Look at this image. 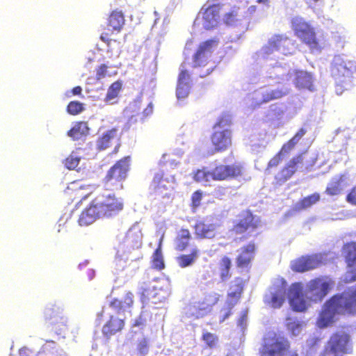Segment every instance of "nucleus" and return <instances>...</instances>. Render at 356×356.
<instances>
[{
  "label": "nucleus",
  "mask_w": 356,
  "mask_h": 356,
  "mask_svg": "<svg viewBox=\"0 0 356 356\" xmlns=\"http://www.w3.org/2000/svg\"><path fill=\"white\" fill-rule=\"evenodd\" d=\"M356 313V285L340 296H334L323 305L317 321L323 328L333 323L339 314Z\"/></svg>",
  "instance_id": "nucleus-1"
},
{
  "label": "nucleus",
  "mask_w": 356,
  "mask_h": 356,
  "mask_svg": "<svg viewBox=\"0 0 356 356\" xmlns=\"http://www.w3.org/2000/svg\"><path fill=\"white\" fill-rule=\"evenodd\" d=\"M291 29L294 35L302 43L309 47L311 50H320L321 44L317 38L315 28L303 17L296 16L291 20Z\"/></svg>",
  "instance_id": "nucleus-2"
},
{
  "label": "nucleus",
  "mask_w": 356,
  "mask_h": 356,
  "mask_svg": "<svg viewBox=\"0 0 356 356\" xmlns=\"http://www.w3.org/2000/svg\"><path fill=\"white\" fill-rule=\"evenodd\" d=\"M223 4L219 0H207L201 8L197 16L206 30H211L217 27L220 22L221 11Z\"/></svg>",
  "instance_id": "nucleus-3"
},
{
  "label": "nucleus",
  "mask_w": 356,
  "mask_h": 356,
  "mask_svg": "<svg viewBox=\"0 0 356 356\" xmlns=\"http://www.w3.org/2000/svg\"><path fill=\"white\" fill-rule=\"evenodd\" d=\"M334 284V281L329 277H321L312 280L307 283L304 289L305 296L312 302H321Z\"/></svg>",
  "instance_id": "nucleus-4"
},
{
  "label": "nucleus",
  "mask_w": 356,
  "mask_h": 356,
  "mask_svg": "<svg viewBox=\"0 0 356 356\" xmlns=\"http://www.w3.org/2000/svg\"><path fill=\"white\" fill-rule=\"evenodd\" d=\"M330 73L337 81L346 82L356 73V62L339 56H335L331 63Z\"/></svg>",
  "instance_id": "nucleus-5"
},
{
  "label": "nucleus",
  "mask_w": 356,
  "mask_h": 356,
  "mask_svg": "<svg viewBox=\"0 0 356 356\" xmlns=\"http://www.w3.org/2000/svg\"><path fill=\"white\" fill-rule=\"evenodd\" d=\"M100 218L111 216L122 209V203L110 192L97 196L93 201Z\"/></svg>",
  "instance_id": "nucleus-6"
},
{
  "label": "nucleus",
  "mask_w": 356,
  "mask_h": 356,
  "mask_svg": "<svg viewBox=\"0 0 356 356\" xmlns=\"http://www.w3.org/2000/svg\"><path fill=\"white\" fill-rule=\"evenodd\" d=\"M289 347L284 337L274 336L264 339V346L261 356H298L295 353L288 352Z\"/></svg>",
  "instance_id": "nucleus-7"
},
{
  "label": "nucleus",
  "mask_w": 356,
  "mask_h": 356,
  "mask_svg": "<svg viewBox=\"0 0 356 356\" xmlns=\"http://www.w3.org/2000/svg\"><path fill=\"white\" fill-rule=\"evenodd\" d=\"M143 296L156 304L164 301L170 295L168 284L166 281L155 280L146 287H143Z\"/></svg>",
  "instance_id": "nucleus-8"
},
{
  "label": "nucleus",
  "mask_w": 356,
  "mask_h": 356,
  "mask_svg": "<svg viewBox=\"0 0 356 356\" xmlns=\"http://www.w3.org/2000/svg\"><path fill=\"white\" fill-rule=\"evenodd\" d=\"M218 44L219 40L217 38H211L200 43L193 56V67L206 66L209 61L212 52Z\"/></svg>",
  "instance_id": "nucleus-9"
},
{
  "label": "nucleus",
  "mask_w": 356,
  "mask_h": 356,
  "mask_svg": "<svg viewBox=\"0 0 356 356\" xmlns=\"http://www.w3.org/2000/svg\"><path fill=\"white\" fill-rule=\"evenodd\" d=\"M289 304L292 309L297 312H304L312 302L305 296V291L301 283H294L289 288L288 292Z\"/></svg>",
  "instance_id": "nucleus-10"
},
{
  "label": "nucleus",
  "mask_w": 356,
  "mask_h": 356,
  "mask_svg": "<svg viewBox=\"0 0 356 356\" xmlns=\"http://www.w3.org/2000/svg\"><path fill=\"white\" fill-rule=\"evenodd\" d=\"M218 300V294H209L206 296L205 301L186 306L184 308V313L188 318L203 317L211 312L212 306L216 304Z\"/></svg>",
  "instance_id": "nucleus-11"
},
{
  "label": "nucleus",
  "mask_w": 356,
  "mask_h": 356,
  "mask_svg": "<svg viewBox=\"0 0 356 356\" xmlns=\"http://www.w3.org/2000/svg\"><path fill=\"white\" fill-rule=\"evenodd\" d=\"M327 254H316L307 257H302L291 261V269L297 272H305L317 268L327 261Z\"/></svg>",
  "instance_id": "nucleus-12"
},
{
  "label": "nucleus",
  "mask_w": 356,
  "mask_h": 356,
  "mask_svg": "<svg viewBox=\"0 0 356 356\" xmlns=\"http://www.w3.org/2000/svg\"><path fill=\"white\" fill-rule=\"evenodd\" d=\"M129 157H124L108 172L105 177V186L107 188V190L112 189L113 186L125 179L129 170Z\"/></svg>",
  "instance_id": "nucleus-13"
},
{
  "label": "nucleus",
  "mask_w": 356,
  "mask_h": 356,
  "mask_svg": "<svg viewBox=\"0 0 356 356\" xmlns=\"http://www.w3.org/2000/svg\"><path fill=\"white\" fill-rule=\"evenodd\" d=\"M349 336L344 332L334 334L329 341V348H327L323 356H343L341 353L348 350Z\"/></svg>",
  "instance_id": "nucleus-14"
},
{
  "label": "nucleus",
  "mask_w": 356,
  "mask_h": 356,
  "mask_svg": "<svg viewBox=\"0 0 356 356\" xmlns=\"http://www.w3.org/2000/svg\"><path fill=\"white\" fill-rule=\"evenodd\" d=\"M124 24V16L121 11L113 10L109 15L107 22V31L103 32L100 40L108 46L110 45V35L114 33H119Z\"/></svg>",
  "instance_id": "nucleus-15"
},
{
  "label": "nucleus",
  "mask_w": 356,
  "mask_h": 356,
  "mask_svg": "<svg viewBox=\"0 0 356 356\" xmlns=\"http://www.w3.org/2000/svg\"><path fill=\"white\" fill-rule=\"evenodd\" d=\"M285 298V282L284 280H280L269 289L268 292L264 296V301L272 307L280 308L284 302Z\"/></svg>",
  "instance_id": "nucleus-16"
},
{
  "label": "nucleus",
  "mask_w": 356,
  "mask_h": 356,
  "mask_svg": "<svg viewBox=\"0 0 356 356\" xmlns=\"http://www.w3.org/2000/svg\"><path fill=\"white\" fill-rule=\"evenodd\" d=\"M211 142L216 152L227 149L232 145V130H214L211 136Z\"/></svg>",
  "instance_id": "nucleus-17"
},
{
  "label": "nucleus",
  "mask_w": 356,
  "mask_h": 356,
  "mask_svg": "<svg viewBox=\"0 0 356 356\" xmlns=\"http://www.w3.org/2000/svg\"><path fill=\"white\" fill-rule=\"evenodd\" d=\"M289 43V38L286 35L276 34L270 38L267 44L264 46L263 51L267 55L278 51H282L284 54H286L289 51L287 46Z\"/></svg>",
  "instance_id": "nucleus-18"
},
{
  "label": "nucleus",
  "mask_w": 356,
  "mask_h": 356,
  "mask_svg": "<svg viewBox=\"0 0 356 356\" xmlns=\"http://www.w3.org/2000/svg\"><path fill=\"white\" fill-rule=\"evenodd\" d=\"M142 245V233L138 223H135L127 232L122 244V249L128 250L139 248Z\"/></svg>",
  "instance_id": "nucleus-19"
},
{
  "label": "nucleus",
  "mask_w": 356,
  "mask_h": 356,
  "mask_svg": "<svg viewBox=\"0 0 356 356\" xmlns=\"http://www.w3.org/2000/svg\"><path fill=\"white\" fill-rule=\"evenodd\" d=\"M151 186L156 195L162 198H169L173 189L172 182L163 177V174L156 173L153 179Z\"/></svg>",
  "instance_id": "nucleus-20"
},
{
  "label": "nucleus",
  "mask_w": 356,
  "mask_h": 356,
  "mask_svg": "<svg viewBox=\"0 0 356 356\" xmlns=\"http://www.w3.org/2000/svg\"><path fill=\"white\" fill-rule=\"evenodd\" d=\"M220 227L218 221L210 222L208 220L200 221L195 226V233L200 238H213L216 236L217 230Z\"/></svg>",
  "instance_id": "nucleus-21"
},
{
  "label": "nucleus",
  "mask_w": 356,
  "mask_h": 356,
  "mask_svg": "<svg viewBox=\"0 0 356 356\" xmlns=\"http://www.w3.org/2000/svg\"><path fill=\"white\" fill-rule=\"evenodd\" d=\"M241 173V167L238 165H220L211 171L212 180H224L229 177H237Z\"/></svg>",
  "instance_id": "nucleus-22"
},
{
  "label": "nucleus",
  "mask_w": 356,
  "mask_h": 356,
  "mask_svg": "<svg viewBox=\"0 0 356 356\" xmlns=\"http://www.w3.org/2000/svg\"><path fill=\"white\" fill-rule=\"evenodd\" d=\"M349 184L346 175L334 177L327 184L325 193L329 195L339 194Z\"/></svg>",
  "instance_id": "nucleus-23"
},
{
  "label": "nucleus",
  "mask_w": 356,
  "mask_h": 356,
  "mask_svg": "<svg viewBox=\"0 0 356 356\" xmlns=\"http://www.w3.org/2000/svg\"><path fill=\"white\" fill-rule=\"evenodd\" d=\"M302 157H293L289 161H286L285 166L277 175L278 179L285 181L291 177L298 168H302L300 167Z\"/></svg>",
  "instance_id": "nucleus-24"
},
{
  "label": "nucleus",
  "mask_w": 356,
  "mask_h": 356,
  "mask_svg": "<svg viewBox=\"0 0 356 356\" xmlns=\"http://www.w3.org/2000/svg\"><path fill=\"white\" fill-rule=\"evenodd\" d=\"M90 132L88 122L84 121L76 122L67 131V136L74 140H78L86 137Z\"/></svg>",
  "instance_id": "nucleus-25"
},
{
  "label": "nucleus",
  "mask_w": 356,
  "mask_h": 356,
  "mask_svg": "<svg viewBox=\"0 0 356 356\" xmlns=\"http://www.w3.org/2000/svg\"><path fill=\"white\" fill-rule=\"evenodd\" d=\"M123 327L124 321L122 319L111 316L110 321L103 327L102 333L106 337L109 338L120 331Z\"/></svg>",
  "instance_id": "nucleus-26"
},
{
  "label": "nucleus",
  "mask_w": 356,
  "mask_h": 356,
  "mask_svg": "<svg viewBox=\"0 0 356 356\" xmlns=\"http://www.w3.org/2000/svg\"><path fill=\"white\" fill-rule=\"evenodd\" d=\"M134 295L131 292H127L125 296L121 299H115L110 302V307L115 309L117 312H127L133 304Z\"/></svg>",
  "instance_id": "nucleus-27"
},
{
  "label": "nucleus",
  "mask_w": 356,
  "mask_h": 356,
  "mask_svg": "<svg viewBox=\"0 0 356 356\" xmlns=\"http://www.w3.org/2000/svg\"><path fill=\"white\" fill-rule=\"evenodd\" d=\"M295 84L299 88H307L309 90H312V76L307 72L298 71L296 72Z\"/></svg>",
  "instance_id": "nucleus-28"
},
{
  "label": "nucleus",
  "mask_w": 356,
  "mask_h": 356,
  "mask_svg": "<svg viewBox=\"0 0 356 356\" xmlns=\"http://www.w3.org/2000/svg\"><path fill=\"white\" fill-rule=\"evenodd\" d=\"M259 219L252 216V213H246L243 219L236 226L235 231L237 233H241L250 228L254 229L258 226Z\"/></svg>",
  "instance_id": "nucleus-29"
},
{
  "label": "nucleus",
  "mask_w": 356,
  "mask_h": 356,
  "mask_svg": "<svg viewBox=\"0 0 356 356\" xmlns=\"http://www.w3.org/2000/svg\"><path fill=\"white\" fill-rule=\"evenodd\" d=\"M93 202L89 208L86 209L80 216L79 223L81 226L92 224L97 218H100Z\"/></svg>",
  "instance_id": "nucleus-30"
},
{
  "label": "nucleus",
  "mask_w": 356,
  "mask_h": 356,
  "mask_svg": "<svg viewBox=\"0 0 356 356\" xmlns=\"http://www.w3.org/2000/svg\"><path fill=\"white\" fill-rule=\"evenodd\" d=\"M93 202L89 208L86 209L80 216L79 223L81 226L92 224L97 218H100Z\"/></svg>",
  "instance_id": "nucleus-31"
},
{
  "label": "nucleus",
  "mask_w": 356,
  "mask_h": 356,
  "mask_svg": "<svg viewBox=\"0 0 356 356\" xmlns=\"http://www.w3.org/2000/svg\"><path fill=\"white\" fill-rule=\"evenodd\" d=\"M254 245L248 244L242 249L241 252L237 258V264L239 267H245L250 262L254 257Z\"/></svg>",
  "instance_id": "nucleus-32"
},
{
  "label": "nucleus",
  "mask_w": 356,
  "mask_h": 356,
  "mask_svg": "<svg viewBox=\"0 0 356 356\" xmlns=\"http://www.w3.org/2000/svg\"><path fill=\"white\" fill-rule=\"evenodd\" d=\"M236 289L234 290H232V288L230 289V291L228 293V298L227 300L228 311H225L223 318L222 319L221 321H224L226 318H228V316L230 315V310L236 304L240 297L242 288L238 284L236 285Z\"/></svg>",
  "instance_id": "nucleus-33"
},
{
  "label": "nucleus",
  "mask_w": 356,
  "mask_h": 356,
  "mask_svg": "<svg viewBox=\"0 0 356 356\" xmlns=\"http://www.w3.org/2000/svg\"><path fill=\"white\" fill-rule=\"evenodd\" d=\"M343 254L346 257L348 266L353 267L356 264V243L345 245L343 248Z\"/></svg>",
  "instance_id": "nucleus-34"
},
{
  "label": "nucleus",
  "mask_w": 356,
  "mask_h": 356,
  "mask_svg": "<svg viewBox=\"0 0 356 356\" xmlns=\"http://www.w3.org/2000/svg\"><path fill=\"white\" fill-rule=\"evenodd\" d=\"M118 129L113 128L107 131L102 136L99 138L97 143V148L99 150L106 149L110 144V142L117 136Z\"/></svg>",
  "instance_id": "nucleus-35"
},
{
  "label": "nucleus",
  "mask_w": 356,
  "mask_h": 356,
  "mask_svg": "<svg viewBox=\"0 0 356 356\" xmlns=\"http://www.w3.org/2000/svg\"><path fill=\"white\" fill-rule=\"evenodd\" d=\"M286 90L279 88L266 90L261 95V103H267L270 101L282 98L286 95Z\"/></svg>",
  "instance_id": "nucleus-36"
},
{
  "label": "nucleus",
  "mask_w": 356,
  "mask_h": 356,
  "mask_svg": "<svg viewBox=\"0 0 356 356\" xmlns=\"http://www.w3.org/2000/svg\"><path fill=\"white\" fill-rule=\"evenodd\" d=\"M198 257V250L193 249L191 254L181 255L177 258V262L181 268L191 266Z\"/></svg>",
  "instance_id": "nucleus-37"
},
{
  "label": "nucleus",
  "mask_w": 356,
  "mask_h": 356,
  "mask_svg": "<svg viewBox=\"0 0 356 356\" xmlns=\"http://www.w3.org/2000/svg\"><path fill=\"white\" fill-rule=\"evenodd\" d=\"M190 238V232L188 229H181L179 232L175 241L176 248L178 250H184L188 246Z\"/></svg>",
  "instance_id": "nucleus-38"
},
{
  "label": "nucleus",
  "mask_w": 356,
  "mask_h": 356,
  "mask_svg": "<svg viewBox=\"0 0 356 356\" xmlns=\"http://www.w3.org/2000/svg\"><path fill=\"white\" fill-rule=\"evenodd\" d=\"M232 124V120L231 115L223 113L218 118L213 128L214 130H222L229 129Z\"/></svg>",
  "instance_id": "nucleus-39"
},
{
  "label": "nucleus",
  "mask_w": 356,
  "mask_h": 356,
  "mask_svg": "<svg viewBox=\"0 0 356 356\" xmlns=\"http://www.w3.org/2000/svg\"><path fill=\"white\" fill-rule=\"evenodd\" d=\"M232 265V261L227 257H224L220 264V276L222 281L227 280L231 275L229 273V269Z\"/></svg>",
  "instance_id": "nucleus-40"
},
{
  "label": "nucleus",
  "mask_w": 356,
  "mask_h": 356,
  "mask_svg": "<svg viewBox=\"0 0 356 356\" xmlns=\"http://www.w3.org/2000/svg\"><path fill=\"white\" fill-rule=\"evenodd\" d=\"M320 200V195L318 193H314L308 197H305L302 201L298 202L296 205L297 209H307L314 204L316 203Z\"/></svg>",
  "instance_id": "nucleus-41"
},
{
  "label": "nucleus",
  "mask_w": 356,
  "mask_h": 356,
  "mask_svg": "<svg viewBox=\"0 0 356 356\" xmlns=\"http://www.w3.org/2000/svg\"><path fill=\"white\" fill-rule=\"evenodd\" d=\"M303 325V322L294 320L291 318L286 319L287 328L293 336H298L300 334Z\"/></svg>",
  "instance_id": "nucleus-42"
},
{
  "label": "nucleus",
  "mask_w": 356,
  "mask_h": 356,
  "mask_svg": "<svg viewBox=\"0 0 356 356\" xmlns=\"http://www.w3.org/2000/svg\"><path fill=\"white\" fill-rule=\"evenodd\" d=\"M68 323V318L65 316H56L52 318L51 323L54 325L55 330L56 332L58 331V334H60L63 330L67 329Z\"/></svg>",
  "instance_id": "nucleus-43"
},
{
  "label": "nucleus",
  "mask_w": 356,
  "mask_h": 356,
  "mask_svg": "<svg viewBox=\"0 0 356 356\" xmlns=\"http://www.w3.org/2000/svg\"><path fill=\"white\" fill-rule=\"evenodd\" d=\"M194 179L197 182L207 185L212 180L211 172L206 171L204 169L198 170L195 174Z\"/></svg>",
  "instance_id": "nucleus-44"
},
{
  "label": "nucleus",
  "mask_w": 356,
  "mask_h": 356,
  "mask_svg": "<svg viewBox=\"0 0 356 356\" xmlns=\"http://www.w3.org/2000/svg\"><path fill=\"white\" fill-rule=\"evenodd\" d=\"M122 88V84L120 81L113 83L108 88L105 100L111 101L118 97Z\"/></svg>",
  "instance_id": "nucleus-45"
},
{
  "label": "nucleus",
  "mask_w": 356,
  "mask_h": 356,
  "mask_svg": "<svg viewBox=\"0 0 356 356\" xmlns=\"http://www.w3.org/2000/svg\"><path fill=\"white\" fill-rule=\"evenodd\" d=\"M67 112L72 115L81 113L84 110L83 104L79 101H71L67 106Z\"/></svg>",
  "instance_id": "nucleus-46"
},
{
  "label": "nucleus",
  "mask_w": 356,
  "mask_h": 356,
  "mask_svg": "<svg viewBox=\"0 0 356 356\" xmlns=\"http://www.w3.org/2000/svg\"><path fill=\"white\" fill-rule=\"evenodd\" d=\"M152 266L154 268L161 270L164 268V261L161 250L158 248L152 255Z\"/></svg>",
  "instance_id": "nucleus-47"
},
{
  "label": "nucleus",
  "mask_w": 356,
  "mask_h": 356,
  "mask_svg": "<svg viewBox=\"0 0 356 356\" xmlns=\"http://www.w3.org/2000/svg\"><path fill=\"white\" fill-rule=\"evenodd\" d=\"M223 23L227 26H234L238 22V14L236 10L226 13L222 17Z\"/></svg>",
  "instance_id": "nucleus-48"
},
{
  "label": "nucleus",
  "mask_w": 356,
  "mask_h": 356,
  "mask_svg": "<svg viewBox=\"0 0 356 356\" xmlns=\"http://www.w3.org/2000/svg\"><path fill=\"white\" fill-rule=\"evenodd\" d=\"M298 143H296L294 139L291 138L289 141L284 143L277 156H286L291 153V152L295 149L296 145Z\"/></svg>",
  "instance_id": "nucleus-49"
},
{
  "label": "nucleus",
  "mask_w": 356,
  "mask_h": 356,
  "mask_svg": "<svg viewBox=\"0 0 356 356\" xmlns=\"http://www.w3.org/2000/svg\"><path fill=\"white\" fill-rule=\"evenodd\" d=\"M189 83H177L176 95L178 99L186 98L189 93Z\"/></svg>",
  "instance_id": "nucleus-50"
},
{
  "label": "nucleus",
  "mask_w": 356,
  "mask_h": 356,
  "mask_svg": "<svg viewBox=\"0 0 356 356\" xmlns=\"http://www.w3.org/2000/svg\"><path fill=\"white\" fill-rule=\"evenodd\" d=\"M147 323V318L145 316L144 312H142L138 318H137L132 325V331L137 332L138 330L143 329Z\"/></svg>",
  "instance_id": "nucleus-51"
},
{
  "label": "nucleus",
  "mask_w": 356,
  "mask_h": 356,
  "mask_svg": "<svg viewBox=\"0 0 356 356\" xmlns=\"http://www.w3.org/2000/svg\"><path fill=\"white\" fill-rule=\"evenodd\" d=\"M79 161V157H66L63 163L67 169L74 170L78 167Z\"/></svg>",
  "instance_id": "nucleus-52"
},
{
  "label": "nucleus",
  "mask_w": 356,
  "mask_h": 356,
  "mask_svg": "<svg viewBox=\"0 0 356 356\" xmlns=\"http://www.w3.org/2000/svg\"><path fill=\"white\" fill-rule=\"evenodd\" d=\"M202 339L205 343L211 348L215 346L218 341L217 337L209 332H204Z\"/></svg>",
  "instance_id": "nucleus-53"
},
{
  "label": "nucleus",
  "mask_w": 356,
  "mask_h": 356,
  "mask_svg": "<svg viewBox=\"0 0 356 356\" xmlns=\"http://www.w3.org/2000/svg\"><path fill=\"white\" fill-rule=\"evenodd\" d=\"M108 66L106 64L100 65L96 70V78L98 80H100L106 76H111V74L108 73Z\"/></svg>",
  "instance_id": "nucleus-54"
},
{
  "label": "nucleus",
  "mask_w": 356,
  "mask_h": 356,
  "mask_svg": "<svg viewBox=\"0 0 356 356\" xmlns=\"http://www.w3.org/2000/svg\"><path fill=\"white\" fill-rule=\"evenodd\" d=\"M138 350L142 356L147 354L149 348L147 341L145 339H142L139 342L138 345Z\"/></svg>",
  "instance_id": "nucleus-55"
},
{
  "label": "nucleus",
  "mask_w": 356,
  "mask_h": 356,
  "mask_svg": "<svg viewBox=\"0 0 356 356\" xmlns=\"http://www.w3.org/2000/svg\"><path fill=\"white\" fill-rule=\"evenodd\" d=\"M190 74L186 70H181L179 74L177 83H188Z\"/></svg>",
  "instance_id": "nucleus-56"
},
{
  "label": "nucleus",
  "mask_w": 356,
  "mask_h": 356,
  "mask_svg": "<svg viewBox=\"0 0 356 356\" xmlns=\"http://www.w3.org/2000/svg\"><path fill=\"white\" fill-rule=\"evenodd\" d=\"M343 280L346 282H350L356 280V268L355 270H348L344 275Z\"/></svg>",
  "instance_id": "nucleus-57"
},
{
  "label": "nucleus",
  "mask_w": 356,
  "mask_h": 356,
  "mask_svg": "<svg viewBox=\"0 0 356 356\" xmlns=\"http://www.w3.org/2000/svg\"><path fill=\"white\" fill-rule=\"evenodd\" d=\"M346 200L348 202L356 206V186L348 194Z\"/></svg>",
  "instance_id": "nucleus-58"
},
{
  "label": "nucleus",
  "mask_w": 356,
  "mask_h": 356,
  "mask_svg": "<svg viewBox=\"0 0 356 356\" xmlns=\"http://www.w3.org/2000/svg\"><path fill=\"white\" fill-rule=\"evenodd\" d=\"M202 200V193L199 191H196L193 194L192 196V202L193 207H198L200 204V201Z\"/></svg>",
  "instance_id": "nucleus-59"
},
{
  "label": "nucleus",
  "mask_w": 356,
  "mask_h": 356,
  "mask_svg": "<svg viewBox=\"0 0 356 356\" xmlns=\"http://www.w3.org/2000/svg\"><path fill=\"white\" fill-rule=\"evenodd\" d=\"M247 325V312H245L238 321V326L243 330Z\"/></svg>",
  "instance_id": "nucleus-60"
},
{
  "label": "nucleus",
  "mask_w": 356,
  "mask_h": 356,
  "mask_svg": "<svg viewBox=\"0 0 356 356\" xmlns=\"http://www.w3.org/2000/svg\"><path fill=\"white\" fill-rule=\"evenodd\" d=\"M306 132L307 130L305 128H301L297 131L292 139H294V140L298 143L299 140L306 134Z\"/></svg>",
  "instance_id": "nucleus-61"
},
{
  "label": "nucleus",
  "mask_w": 356,
  "mask_h": 356,
  "mask_svg": "<svg viewBox=\"0 0 356 356\" xmlns=\"http://www.w3.org/2000/svg\"><path fill=\"white\" fill-rule=\"evenodd\" d=\"M280 161H282V159H281V157H273L268 162V168H272L277 165Z\"/></svg>",
  "instance_id": "nucleus-62"
},
{
  "label": "nucleus",
  "mask_w": 356,
  "mask_h": 356,
  "mask_svg": "<svg viewBox=\"0 0 356 356\" xmlns=\"http://www.w3.org/2000/svg\"><path fill=\"white\" fill-rule=\"evenodd\" d=\"M19 355L20 356H33V353L31 350H29L26 348H24L19 350Z\"/></svg>",
  "instance_id": "nucleus-63"
},
{
  "label": "nucleus",
  "mask_w": 356,
  "mask_h": 356,
  "mask_svg": "<svg viewBox=\"0 0 356 356\" xmlns=\"http://www.w3.org/2000/svg\"><path fill=\"white\" fill-rule=\"evenodd\" d=\"M81 92H82V88L79 86L73 88L72 90V93L74 95H81Z\"/></svg>",
  "instance_id": "nucleus-64"
}]
</instances>
